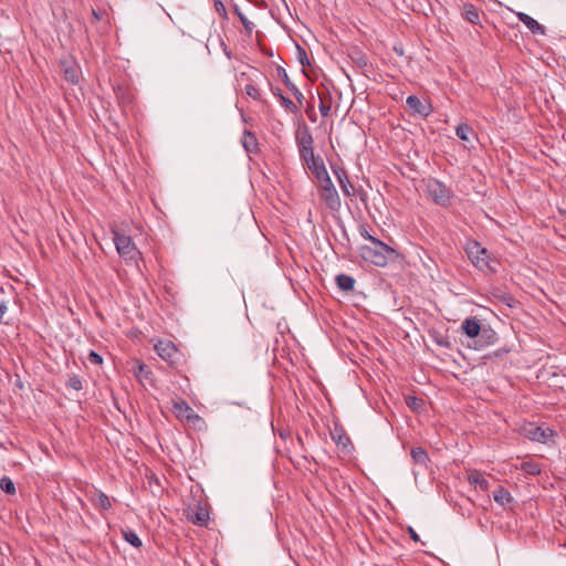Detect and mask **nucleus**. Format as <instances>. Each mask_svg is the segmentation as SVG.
Returning <instances> with one entry per match:
<instances>
[{"instance_id": "obj_1", "label": "nucleus", "mask_w": 566, "mask_h": 566, "mask_svg": "<svg viewBox=\"0 0 566 566\" xmlns=\"http://www.w3.org/2000/svg\"><path fill=\"white\" fill-rule=\"evenodd\" d=\"M358 251L364 261L378 268H385L401 256L396 249L379 239H373L370 243L360 245Z\"/></svg>"}, {"instance_id": "obj_2", "label": "nucleus", "mask_w": 566, "mask_h": 566, "mask_svg": "<svg viewBox=\"0 0 566 566\" xmlns=\"http://www.w3.org/2000/svg\"><path fill=\"white\" fill-rule=\"evenodd\" d=\"M424 192L434 203L443 208L449 207L453 198V191L434 178H430L426 181Z\"/></svg>"}, {"instance_id": "obj_3", "label": "nucleus", "mask_w": 566, "mask_h": 566, "mask_svg": "<svg viewBox=\"0 0 566 566\" xmlns=\"http://www.w3.org/2000/svg\"><path fill=\"white\" fill-rule=\"evenodd\" d=\"M318 197L331 211H339L342 201L332 179H328L326 184H318Z\"/></svg>"}, {"instance_id": "obj_4", "label": "nucleus", "mask_w": 566, "mask_h": 566, "mask_svg": "<svg viewBox=\"0 0 566 566\" xmlns=\"http://www.w3.org/2000/svg\"><path fill=\"white\" fill-rule=\"evenodd\" d=\"M114 243L118 254L126 261H135L139 255L136 244L129 235L114 232Z\"/></svg>"}, {"instance_id": "obj_5", "label": "nucleus", "mask_w": 566, "mask_h": 566, "mask_svg": "<svg viewBox=\"0 0 566 566\" xmlns=\"http://www.w3.org/2000/svg\"><path fill=\"white\" fill-rule=\"evenodd\" d=\"M467 253L476 268L484 269L489 265V252L485 248H482L479 242L474 241L472 244H470Z\"/></svg>"}, {"instance_id": "obj_6", "label": "nucleus", "mask_w": 566, "mask_h": 566, "mask_svg": "<svg viewBox=\"0 0 566 566\" xmlns=\"http://www.w3.org/2000/svg\"><path fill=\"white\" fill-rule=\"evenodd\" d=\"M522 433L532 441L545 442L552 437L553 431L549 428H542L536 423H527L522 428Z\"/></svg>"}, {"instance_id": "obj_7", "label": "nucleus", "mask_w": 566, "mask_h": 566, "mask_svg": "<svg viewBox=\"0 0 566 566\" xmlns=\"http://www.w3.org/2000/svg\"><path fill=\"white\" fill-rule=\"evenodd\" d=\"M155 350L157 354L166 361L174 363L178 350L177 347L170 340H160L155 345Z\"/></svg>"}, {"instance_id": "obj_8", "label": "nucleus", "mask_w": 566, "mask_h": 566, "mask_svg": "<svg viewBox=\"0 0 566 566\" xmlns=\"http://www.w3.org/2000/svg\"><path fill=\"white\" fill-rule=\"evenodd\" d=\"M306 166L311 170L313 176L316 178L317 184H321V182L326 184L327 180L331 179V177L327 172V169L325 167V164L319 156H317L316 160H313L312 163H310Z\"/></svg>"}, {"instance_id": "obj_9", "label": "nucleus", "mask_w": 566, "mask_h": 566, "mask_svg": "<svg viewBox=\"0 0 566 566\" xmlns=\"http://www.w3.org/2000/svg\"><path fill=\"white\" fill-rule=\"evenodd\" d=\"M461 329L468 337L475 339L482 333V325L476 317L471 316L462 322Z\"/></svg>"}, {"instance_id": "obj_10", "label": "nucleus", "mask_w": 566, "mask_h": 566, "mask_svg": "<svg viewBox=\"0 0 566 566\" xmlns=\"http://www.w3.org/2000/svg\"><path fill=\"white\" fill-rule=\"evenodd\" d=\"M406 104L410 107L416 114L427 117L432 112V107L429 103H422L417 96L409 95L406 99Z\"/></svg>"}, {"instance_id": "obj_11", "label": "nucleus", "mask_w": 566, "mask_h": 566, "mask_svg": "<svg viewBox=\"0 0 566 566\" xmlns=\"http://www.w3.org/2000/svg\"><path fill=\"white\" fill-rule=\"evenodd\" d=\"M277 75L282 80V82L285 84V86L290 90V92L294 95L296 101L300 104H303L304 95L303 93L296 87V85L290 80L285 69L282 66L277 67Z\"/></svg>"}, {"instance_id": "obj_12", "label": "nucleus", "mask_w": 566, "mask_h": 566, "mask_svg": "<svg viewBox=\"0 0 566 566\" xmlns=\"http://www.w3.org/2000/svg\"><path fill=\"white\" fill-rule=\"evenodd\" d=\"M188 520L199 526H202L209 520V512L201 505H196L188 511Z\"/></svg>"}, {"instance_id": "obj_13", "label": "nucleus", "mask_w": 566, "mask_h": 566, "mask_svg": "<svg viewBox=\"0 0 566 566\" xmlns=\"http://www.w3.org/2000/svg\"><path fill=\"white\" fill-rule=\"evenodd\" d=\"M518 20L525 24V27L533 33V34H545V27L539 24L535 19H533L531 15L518 12L517 13Z\"/></svg>"}, {"instance_id": "obj_14", "label": "nucleus", "mask_w": 566, "mask_h": 566, "mask_svg": "<svg viewBox=\"0 0 566 566\" xmlns=\"http://www.w3.org/2000/svg\"><path fill=\"white\" fill-rule=\"evenodd\" d=\"M496 340V333L489 328V327H482V333L478 338H475V349L483 348L488 345L494 344Z\"/></svg>"}, {"instance_id": "obj_15", "label": "nucleus", "mask_w": 566, "mask_h": 566, "mask_svg": "<svg viewBox=\"0 0 566 566\" xmlns=\"http://www.w3.org/2000/svg\"><path fill=\"white\" fill-rule=\"evenodd\" d=\"M331 437L342 449H347L350 446V439L340 426L335 424L331 430Z\"/></svg>"}, {"instance_id": "obj_16", "label": "nucleus", "mask_w": 566, "mask_h": 566, "mask_svg": "<svg viewBox=\"0 0 566 566\" xmlns=\"http://www.w3.org/2000/svg\"><path fill=\"white\" fill-rule=\"evenodd\" d=\"M193 412V409L186 401L180 400L174 402V413L179 420H189L190 415Z\"/></svg>"}, {"instance_id": "obj_17", "label": "nucleus", "mask_w": 566, "mask_h": 566, "mask_svg": "<svg viewBox=\"0 0 566 566\" xmlns=\"http://www.w3.org/2000/svg\"><path fill=\"white\" fill-rule=\"evenodd\" d=\"M241 144L247 153H256L259 150V144L255 135L248 129L243 132Z\"/></svg>"}, {"instance_id": "obj_18", "label": "nucleus", "mask_w": 566, "mask_h": 566, "mask_svg": "<svg viewBox=\"0 0 566 566\" xmlns=\"http://www.w3.org/2000/svg\"><path fill=\"white\" fill-rule=\"evenodd\" d=\"M468 481L470 484L480 488L482 491H488L490 488L489 481L478 470H473L469 473Z\"/></svg>"}, {"instance_id": "obj_19", "label": "nucleus", "mask_w": 566, "mask_h": 566, "mask_svg": "<svg viewBox=\"0 0 566 566\" xmlns=\"http://www.w3.org/2000/svg\"><path fill=\"white\" fill-rule=\"evenodd\" d=\"M493 499L494 501L503 506V507H506L509 506L510 504L513 503L514 499L513 496L511 495V493L504 489L503 486H499L494 492H493Z\"/></svg>"}, {"instance_id": "obj_20", "label": "nucleus", "mask_w": 566, "mask_h": 566, "mask_svg": "<svg viewBox=\"0 0 566 566\" xmlns=\"http://www.w3.org/2000/svg\"><path fill=\"white\" fill-rule=\"evenodd\" d=\"M462 17L472 24H478L480 21L479 11L472 3H465L463 6Z\"/></svg>"}, {"instance_id": "obj_21", "label": "nucleus", "mask_w": 566, "mask_h": 566, "mask_svg": "<svg viewBox=\"0 0 566 566\" xmlns=\"http://www.w3.org/2000/svg\"><path fill=\"white\" fill-rule=\"evenodd\" d=\"M93 504L104 511H107L112 507V503L109 497L102 491H96L94 496L92 497Z\"/></svg>"}, {"instance_id": "obj_22", "label": "nucleus", "mask_w": 566, "mask_h": 566, "mask_svg": "<svg viewBox=\"0 0 566 566\" xmlns=\"http://www.w3.org/2000/svg\"><path fill=\"white\" fill-rule=\"evenodd\" d=\"M411 458L415 463L426 467L429 461L427 451L421 447H415L411 449Z\"/></svg>"}, {"instance_id": "obj_23", "label": "nucleus", "mask_w": 566, "mask_h": 566, "mask_svg": "<svg viewBox=\"0 0 566 566\" xmlns=\"http://www.w3.org/2000/svg\"><path fill=\"white\" fill-rule=\"evenodd\" d=\"M64 78L72 83L77 84L80 81L78 70L75 65H66V63H62Z\"/></svg>"}, {"instance_id": "obj_24", "label": "nucleus", "mask_w": 566, "mask_h": 566, "mask_svg": "<svg viewBox=\"0 0 566 566\" xmlns=\"http://www.w3.org/2000/svg\"><path fill=\"white\" fill-rule=\"evenodd\" d=\"M336 284L342 291H352L355 285V280L347 274H338L336 276Z\"/></svg>"}, {"instance_id": "obj_25", "label": "nucleus", "mask_w": 566, "mask_h": 566, "mask_svg": "<svg viewBox=\"0 0 566 566\" xmlns=\"http://www.w3.org/2000/svg\"><path fill=\"white\" fill-rule=\"evenodd\" d=\"M296 144H297L298 150L303 149V147H305V148L313 147L312 134L307 129L297 134L296 135Z\"/></svg>"}, {"instance_id": "obj_26", "label": "nucleus", "mask_w": 566, "mask_h": 566, "mask_svg": "<svg viewBox=\"0 0 566 566\" xmlns=\"http://www.w3.org/2000/svg\"><path fill=\"white\" fill-rule=\"evenodd\" d=\"M520 469L527 475H538L542 471L541 465L533 460L522 462Z\"/></svg>"}, {"instance_id": "obj_27", "label": "nucleus", "mask_w": 566, "mask_h": 566, "mask_svg": "<svg viewBox=\"0 0 566 566\" xmlns=\"http://www.w3.org/2000/svg\"><path fill=\"white\" fill-rule=\"evenodd\" d=\"M455 135L463 142H471L475 135L468 124H460L455 129Z\"/></svg>"}, {"instance_id": "obj_28", "label": "nucleus", "mask_w": 566, "mask_h": 566, "mask_svg": "<svg viewBox=\"0 0 566 566\" xmlns=\"http://www.w3.org/2000/svg\"><path fill=\"white\" fill-rule=\"evenodd\" d=\"M335 175H336V177H337V179L339 181V185H340V188H342L343 192L345 195L349 196L350 192H349L348 187H352V185H350V182H349V180L347 178V175H346L345 170H343V169H340L339 171L336 170Z\"/></svg>"}, {"instance_id": "obj_29", "label": "nucleus", "mask_w": 566, "mask_h": 566, "mask_svg": "<svg viewBox=\"0 0 566 566\" xmlns=\"http://www.w3.org/2000/svg\"><path fill=\"white\" fill-rule=\"evenodd\" d=\"M234 12L240 19L241 23L243 24V28L248 34H251L254 29V23L251 22L239 9V7L235 6Z\"/></svg>"}, {"instance_id": "obj_30", "label": "nucleus", "mask_w": 566, "mask_h": 566, "mask_svg": "<svg viewBox=\"0 0 566 566\" xmlns=\"http://www.w3.org/2000/svg\"><path fill=\"white\" fill-rule=\"evenodd\" d=\"M124 538L127 543H129L132 546L139 548L142 547L143 543L142 539L138 537V535L134 531H125L123 533Z\"/></svg>"}, {"instance_id": "obj_31", "label": "nucleus", "mask_w": 566, "mask_h": 566, "mask_svg": "<svg viewBox=\"0 0 566 566\" xmlns=\"http://www.w3.org/2000/svg\"><path fill=\"white\" fill-rule=\"evenodd\" d=\"M318 96H319V105H318L319 113L322 116L326 117L329 115L331 101L327 99L325 94L322 95L321 93H318Z\"/></svg>"}, {"instance_id": "obj_32", "label": "nucleus", "mask_w": 566, "mask_h": 566, "mask_svg": "<svg viewBox=\"0 0 566 566\" xmlns=\"http://www.w3.org/2000/svg\"><path fill=\"white\" fill-rule=\"evenodd\" d=\"M0 489L7 494L15 493V485L9 476H3L0 480Z\"/></svg>"}, {"instance_id": "obj_33", "label": "nucleus", "mask_w": 566, "mask_h": 566, "mask_svg": "<svg viewBox=\"0 0 566 566\" xmlns=\"http://www.w3.org/2000/svg\"><path fill=\"white\" fill-rule=\"evenodd\" d=\"M300 153V157L301 159L306 164L308 165L310 163H312L313 160H316L317 159V156L314 155V148L313 147H310V148H305L303 147V149H300L298 150Z\"/></svg>"}, {"instance_id": "obj_34", "label": "nucleus", "mask_w": 566, "mask_h": 566, "mask_svg": "<svg viewBox=\"0 0 566 566\" xmlns=\"http://www.w3.org/2000/svg\"><path fill=\"white\" fill-rule=\"evenodd\" d=\"M186 422L192 426L197 430H202L206 428V422L203 418H201L198 413L193 412L190 415V419L186 420Z\"/></svg>"}, {"instance_id": "obj_35", "label": "nucleus", "mask_w": 566, "mask_h": 566, "mask_svg": "<svg viewBox=\"0 0 566 566\" xmlns=\"http://www.w3.org/2000/svg\"><path fill=\"white\" fill-rule=\"evenodd\" d=\"M280 102H281L282 106L290 113L297 114L300 112L298 106L294 102H292L290 98H287L285 96H281Z\"/></svg>"}, {"instance_id": "obj_36", "label": "nucleus", "mask_w": 566, "mask_h": 566, "mask_svg": "<svg viewBox=\"0 0 566 566\" xmlns=\"http://www.w3.org/2000/svg\"><path fill=\"white\" fill-rule=\"evenodd\" d=\"M244 91L249 97H251L255 101H261V97H262L261 92L253 84H247L244 87Z\"/></svg>"}, {"instance_id": "obj_37", "label": "nucleus", "mask_w": 566, "mask_h": 566, "mask_svg": "<svg viewBox=\"0 0 566 566\" xmlns=\"http://www.w3.org/2000/svg\"><path fill=\"white\" fill-rule=\"evenodd\" d=\"M66 385H67V387L72 388V389H74L76 391H78V390H81L83 388L82 381H81L80 377L76 376V375L70 376L69 379H67Z\"/></svg>"}, {"instance_id": "obj_38", "label": "nucleus", "mask_w": 566, "mask_h": 566, "mask_svg": "<svg viewBox=\"0 0 566 566\" xmlns=\"http://www.w3.org/2000/svg\"><path fill=\"white\" fill-rule=\"evenodd\" d=\"M8 313V302L1 301L0 303V324L9 325V321L6 319V315Z\"/></svg>"}, {"instance_id": "obj_39", "label": "nucleus", "mask_w": 566, "mask_h": 566, "mask_svg": "<svg viewBox=\"0 0 566 566\" xmlns=\"http://www.w3.org/2000/svg\"><path fill=\"white\" fill-rule=\"evenodd\" d=\"M213 4H214V9L219 13V15L223 19H228L227 9H226V6L223 4V2L221 0H214Z\"/></svg>"}, {"instance_id": "obj_40", "label": "nucleus", "mask_w": 566, "mask_h": 566, "mask_svg": "<svg viewBox=\"0 0 566 566\" xmlns=\"http://www.w3.org/2000/svg\"><path fill=\"white\" fill-rule=\"evenodd\" d=\"M87 359L93 365H101L103 363L102 356L94 350L90 352Z\"/></svg>"}, {"instance_id": "obj_41", "label": "nucleus", "mask_w": 566, "mask_h": 566, "mask_svg": "<svg viewBox=\"0 0 566 566\" xmlns=\"http://www.w3.org/2000/svg\"><path fill=\"white\" fill-rule=\"evenodd\" d=\"M359 233H360V235H361L365 240H367V241H368V243H370L373 239H377L376 237L371 235V234L368 232L367 228H366V227H364V226H361V227L359 228Z\"/></svg>"}, {"instance_id": "obj_42", "label": "nucleus", "mask_w": 566, "mask_h": 566, "mask_svg": "<svg viewBox=\"0 0 566 566\" xmlns=\"http://www.w3.org/2000/svg\"><path fill=\"white\" fill-rule=\"evenodd\" d=\"M300 51H298V60L301 62L302 65H305V64H308V59H307V55H306V52L305 50L298 48Z\"/></svg>"}, {"instance_id": "obj_43", "label": "nucleus", "mask_w": 566, "mask_h": 566, "mask_svg": "<svg viewBox=\"0 0 566 566\" xmlns=\"http://www.w3.org/2000/svg\"><path fill=\"white\" fill-rule=\"evenodd\" d=\"M408 533H409V535H410V538H411L413 542H419V541H420L419 535L417 534V532H416L411 526H408Z\"/></svg>"}, {"instance_id": "obj_44", "label": "nucleus", "mask_w": 566, "mask_h": 566, "mask_svg": "<svg viewBox=\"0 0 566 566\" xmlns=\"http://www.w3.org/2000/svg\"><path fill=\"white\" fill-rule=\"evenodd\" d=\"M437 344L443 347H449L450 343L446 337H441L437 339Z\"/></svg>"}, {"instance_id": "obj_45", "label": "nucleus", "mask_w": 566, "mask_h": 566, "mask_svg": "<svg viewBox=\"0 0 566 566\" xmlns=\"http://www.w3.org/2000/svg\"><path fill=\"white\" fill-rule=\"evenodd\" d=\"M271 91L274 96L279 97L281 99V96H284L279 87H271Z\"/></svg>"}, {"instance_id": "obj_46", "label": "nucleus", "mask_w": 566, "mask_h": 566, "mask_svg": "<svg viewBox=\"0 0 566 566\" xmlns=\"http://www.w3.org/2000/svg\"><path fill=\"white\" fill-rule=\"evenodd\" d=\"M357 61H358V63H359L360 65H366V63H367V62H366V59H365L364 56H360Z\"/></svg>"}, {"instance_id": "obj_47", "label": "nucleus", "mask_w": 566, "mask_h": 566, "mask_svg": "<svg viewBox=\"0 0 566 566\" xmlns=\"http://www.w3.org/2000/svg\"><path fill=\"white\" fill-rule=\"evenodd\" d=\"M145 367H146L145 365L139 366L140 373H144Z\"/></svg>"}, {"instance_id": "obj_48", "label": "nucleus", "mask_w": 566, "mask_h": 566, "mask_svg": "<svg viewBox=\"0 0 566 566\" xmlns=\"http://www.w3.org/2000/svg\"><path fill=\"white\" fill-rule=\"evenodd\" d=\"M417 398H412V405H416Z\"/></svg>"}, {"instance_id": "obj_49", "label": "nucleus", "mask_w": 566, "mask_h": 566, "mask_svg": "<svg viewBox=\"0 0 566 566\" xmlns=\"http://www.w3.org/2000/svg\"><path fill=\"white\" fill-rule=\"evenodd\" d=\"M564 526H565V528H566V516H565V523H564Z\"/></svg>"}]
</instances>
